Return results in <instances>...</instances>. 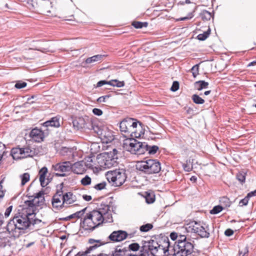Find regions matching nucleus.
<instances>
[{"mask_svg": "<svg viewBox=\"0 0 256 256\" xmlns=\"http://www.w3.org/2000/svg\"><path fill=\"white\" fill-rule=\"evenodd\" d=\"M26 208L22 210L21 212L16 214L10 220L6 226L9 234L15 236L16 230H24L31 226L38 224L42 220L36 218V206L33 200H27L25 202Z\"/></svg>", "mask_w": 256, "mask_h": 256, "instance_id": "f257e3e1", "label": "nucleus"}, {"mask_svg": "<svg viewBox=\"0 0 256 256\" xmlns=\"http://www.w3.org/2000/svg\"><path fill=\"white\" fill-rule=\"evenodd\" d=\"M113 222L110 206L102 202L96 210L84 215L81 219L80 226L86 230H93L103 222Z\"/></svg>", "mask_w": 256, "mask_h": 256, "instance_id": "f03ea898", "label": "nucleus"}, {"mask_svg": "<svg viewBox=\"0 0 256 256\" xmlns=\"http://www.w3.org/2000/svg\"><path fill=\"white\" fill-rule=\"evenodd\" d=\"M136 168L146 174H152L160 172L161 166L157 160L150 159L138 162L136 164Z\"/></svg>", "mask_w": 256, "mask_h": 256, "instance_id": "7ed1b4c3", "label": "nucleus"}, {"mask_svg": "<svg viewBox=\"0 0 256 256\" xmlns=\"http://www.w3.org/2000/svg\"><path fill=\"white\" fill-rule=\"evenodd\" d=\"M106 176L109 182L114 186H120L126 181L127 176L124 169H116L106 172Z\"/></svg>", "mask_w": 256, "mask_h": 256, "instance_id": "20e7f679", "label": "nucleus"}, {"mask_svg": "<svg viewBox=\"0 0 256 256\" xmlns=\"http://www.w3.org/2000/svg\"><path fill=\"white\" fill-rule=\"evenodd\" d=\"M146 142H142L134 138L126 139L123 143L124 148L132 154H142L144 153Z\"/></svg>", "mask_w": 256, "mask_h": 256, "instance_id": "39448f33", "label": "nucleus"}, {"mask_svg": "<svg viewBox=\"0 0 256 256\" xmlns=\"http://www.w3.org/2000/svg\"><path fill=\"white\" fill-rule=\"evenodd\" d=\"M10 154L14 160H18L33 157L37 154V152L30 146H26L22 148L18 146L12 148Z\"/></svg>", "mask_w": 256, "mask_h": 256, "instance_id": "423d86ee", "label": "nucleus"}, {"mask_svg": "<svg viewBox=\"0 0 256 256\" xmlns=\"http://www.w3.org/2000/svg\"><path fill=\"white\" fill-rule=\"evenodd\" d=\"M138 122L134 118H127L120 123V128L122 132L128 136H132V134L136 132V128Z\"/></svg>", "mask_w": 256, "mask_h": 256, "instance_id": "0eeeda50", "label": "nucleus"}, {"mask_svg": "<svg viewBox=\"0 0 256 256\" xmlns=\"http://www.w3.org/2000/svg\"><path fill=\"white\" fill-rule=\"evenodd\" d=\"M185 228L188 232L196 234L201 238H208L210 236L207 228H204L200 222H192L188 224Z\"/></svg>", "mask_w": 256, "mask_h": 256, "instance_id": "6e6552de", "label": "nucleus"}, {"mask_svg": "<svg viewBox=\"0 0 256 256\" xmlns=\"http://www.w3.org/2000/svg\"><path fill=\"white\" fill-rule=\"evenodd\" d=\"M194 245L190 241L175 244L173 256H187L193 252Z\"/></svg>", "mask_w": 256, "mask_h": 256, "instance_id": "1a4fd4ad", "label": "nucleus"}, {"mask_svg": "<svg viewBox=\"0 0 256 256\" xmlns=\"http://www.w3.org/2000/svg\"><path fill=\"white\" fill-rule=\"evenodd\" d=\"M118 151L116 149L114 148L112 152H110L111 155V158H108L107 159L104 156H98L96 158L98 163L100 164V166L104 168H110L114 164L116 163L114 159H117V154Z\"/></svg>", "mask_w": 256, "mask_h": 256, "instance_id": "9d476101", "label": "nucleus"}, {"mask_svg": "<svg viewBox=\"0 0 256 256\" xmlns=\"http://www.w3.org/2000/svg\"><path fill=\"white\" fill-rule=\"evenodd\" d=\"M52 168L58 172L56 175L58 176H65V172H70L72 169V164L70 162H60L52 166Z\"/></svg>", "mask_w": 256, "mask_h": 256, "instance_id": "9b49d317", "label": "nucleus"}, {"mask_svg": "<svg viewBox=\"0 0 256 256\" xmlns=\"http://www.w3.org/2000/svg\"><path fill=\"white\" fill-rule=\"evenodd\" d=\"M62 184L60 186V189H58L56 192L52 197V207L56 210H60L64 207L65 205L62 200Z\"/></svg>", "mask_w": 256, "mask_h": 256, "instance_id": "f8f14e48", "label": "nucleus"}, {"mask_svg": "<svg viewBox=\"0 0 256 256\" xmlns=\"http://www.w3.org/2000/svg\"><path fill=\"white\" fill-rule=\"evenodd\" d=\"M97 133L103 143L108 144L114 140L113 132L106 126L99 129Z\"/></svg>", "mask_w": 256, "mask_h": 256, "instance_id": "ddd939ff", "label": "nucleus"}, {"mask_svg": "<svg viewBox=\"0 0 256 256\" xmlns=\"http://www.w3.org/2000/svg\"><path fill=\"white\" fill-rule=\"evenodd\" d=\"M128 234L126 231L118 230L114 231L108 237V240L112 242H121L126 239Z\"/></svg>", "mask_w": 256, "mask_h": 256, "instance_id": "4468645a", "label": "nucleus"}, {"mask_svg": "<svg viewBox=\"0 0 256 256\" xmlns=\"http://www.w3.org/2000/svg\"><path fill=\"white\" fill-rule=\"evenodd\" d=\"M169 246L170 242L168 238L160 241L156 256H164L166 252H168Z\"/></svg>", "mask_w": 256, "mask_h": 256, "instance_id": "2eb2a0df", "label": "nucleus"}, {"mask_svg": "<svg viewBox=\"0 0 256 256\" xmlns=\"http://www.w3.org/2000/svg\"><path fill=\"white\" fill-rule=\"evenodd\" d=\"M48 170L46 167H42L38 172V175L40 176V184L42 187H44L50 182V180L48 178Z\"/></svg>", "mask_w": 256, "mask_h": 256, "instance_id": "dca6fc26", "label": "nucleus"}, {"mask_svg": "<svg viewBox=\"0 0 256 256\" xmlns=\"http://www.w3.org/2000/svg\"><path fill=\"white\" fill-rule=\"evenodd\" d=\"M30 136L36 142H40L44 140V136L42 130L34 128L31 130Z\"/></svg>", "mask_w": 256, "mask_h": 256, "instance_id": "f3484780", "label": "nucleus"}, {"mask_svg": "<svg viewBox=\"0 0 256 256\" xmlns=\"http://www.w3.org/2000/svg\"><path fill=\"white\" fill-rule=\"evenodd\" d=\"M62 196L64 205L72 204L76 200V196L71 192H67L64 194L62 192Z\"/></svg>", "mask_w": 256, "mask_h": 256, "instance_id": "a211bd4d", "label": "nucleus"}, {"mask_svg": "<svg viewBox=\"0 0 256 256\" xmlns=\"http://www.w3.org/2000/svg\"><path fill=\"white\" fill-rule=\"evenodd\" d=\"M180 4L184 5L185 4H190V7L192 8V12H190L187 16L182 17L180 18L179 20H186L190 19L194 16L193 12H194L195 10V4L193 2H191L190 0H185L184 1H180Z\"/></svg>", "mask_w": 256, "mask_h": 256, "instance_id": "6ab92c4d", "label": "nucleus"}, {"mask_svg": "<svg viewBox=\"0 0 256 256\" xmlns=\"http://www.w3.org/2000/svg\"><path fill=\"white\" fill-rule=\"evenodd\" d=\"M129 250L126 248L117 246L112 252V256H129Z\"/></svg>", "mask_w": 256, "mask_h": 256, "instance_id": "aec40b11", "label": "nucleus"}, {"mask_svg": "<svg viewBox=\"0 0 256 256\" xmlns=\"http://www.w3.org/2000/svg\"><path fill=\"white\" fill-rule=\"evenodd\" d=\"M158 244L159 242L154 240H151L148 242V250L154 256H156L158 252Z\"/></svg>", "mask_w": 256, "mask_h": 256, "instance_id": "412c9836", "label": "nucleus"}, {"mask_svg": "<svg viewBox=\"0 0 256 256\" xmlns=\"http://www.w3.org/2000/svg\"><path fill=\"white\" fill-rule=\"evenodd\" d=\"M84 168L83 165L80 162H76L73 164H72V171L76 174H82L84 172Z\"/></svg>", "mask_w": 256, "mask_h": 256, "instance_id": "4be33fe9", "label": "nucleus"}, {"mask_svg": "<svg viewBox=\"0 0 256 256\" xmlns=\"http://www.w3.org/2000/svg\"><path fill=\"white\" fill-rule=\"evenodd\" d=\"M44 126L46 127H59L60 126V120L57 117L52 118L50 120H48L44 122Z\"/></svg>", "mask_w": 256, "mask_h": 256, "instance_id": "5701e85b", "label": "nucleus"}, {"mask_svg": "<svg viewBox=\"0 0 256 256\" xmlns=\"http://www.w3.org/2000/svg\"><path fill=\"white\" fill-rule=\"evenodd\" d=\"M42 6L44 11L47 14L50 13L51 9L52 8L54 2L52 0H42Z\"/></svg>", "mask_w": 256, "mask_h": 256, "instance_id": "b1692460", "label": "nucleus"}, {"mask_svg": "<svg viewBox=\"0 0 256 256\" xmlns=\"http://www.w3.org/2000/svg\"><path fill=\"white\" fill-rule=\"evenodd\" d=\"M104 56L102 54L94 56L92 57L86 58L85 60V63L86 64H90L96 62H100L102 60V58Z\"/></svg>", "mask_w": 256, "mask_h": 256, "instance_id": "393cba45", "label": "nucleus"}, {"mask_svg": "<svg viewBox=\"0 0 256 256\" xmlns=\"http://www.w3.org/2000/svg\"><path fill=\"white\" fill-rule=\"evenodd\" d=\"M208 82H206L204 80H198L196 82L194 83V88L196 90H201L202 89H205L208 88Z\"/></svg>", "mask_w": 256, "mask_h": 256, "instance_id": "a878e982", "label": "nucleus"}, {"mask_svg": "<svg viewBox=\"0 0 256 256\" xmlns=\"http://www.w3.org/2000/svg\"><path fill=\"white\" fill-rule=\"evenodd\" d=\"M252 196H256V190L249 192L244 198L240 200L239 202V206H242L247 205L249 200V198Z\"/></svg>", "mask_w": 256, "mask_h": 256, "instance_id": "bb28decb", "label": "nucleus"}, {"mask_svg": "<svg viewBox=\"0 0 256 256\" xmlns=\"http://www.w3.org/2000/svg\"><path fill=\"white\" fill-rule=\"evenodd\" d=\"M87 208H86L76 212L68 216L66 218V220H68L72 218H82V216H84V214Z\"/></svg>", "mask_w": 256, "mask_h": 256, "instance_id": "cd10ccee", "label": "nucleus"}, {"mask_svg": "<svg viewBox=\"0 0 256 256\" xmlns=\"http://www.w3.org/2000/svg\"><path fill=\"white\" fill-rule=\"evenodd\" d=\"M146 146H144V152H148V154H155L158 150V147L156 146H148L146 144Z\"/></svg>", "mask_w": 256, "mask_h": 256, "instance_id": "c85d7f7f", "label": "nucleus"}, {"mask_svg": "<svg viewBox=\"0 0 256 256\" xmlns=\"http://www.w3.org/2000/svg\"><path fill=\"white\" fill-rule=\"evenodd\" d=\"M109 85L118 88H122L124 86V81H119L117 80H112L109 81Z\"/></svg>", "mask_w": 256, "mask_h": 256, "instance_id": "c756f323", "label": "nucleus"}, {"mask_svg": "<svg viewBox=\"0 0 256 256\" xmlns=\"http://www.w3.org/2000/svg\"><path fill=\"white\" fill-rule=\"evenodd\" d=\"M220 202L222 206L224 208L229 207L231 204V202H230L229 198L226 196H223L221 198Z\"/></svg>", "mask_w": 256, "mask_h": 256, "instance_id": "7c9ffc66", "label": "nucleus"}, {"mask_svg": "<svg viewBox=\"0 0 256 256\" xmlns=\"http://www.w3.org/2000/svg\"><path fill=\"white\" fill-rule=\"evenodd\" d=\"M200 16L204 20H210L212 16L211 12L206 10H202L200 14Z\"/></svg>", "mask_w": 256, "mask_h": 256, "instance_id": "2f4dec72", "label": "nucleus"}, {"mask_svg": "<svg viewBox=\"0 0 256 256\" xmlns=\"http://www.w3.org/2000/svg\"><path fill=\"white\" fill-rule=\"evenodd\" d=\"M92 163H93V160L92 159V158L91 157H88L86 160V166H88V168H102V167L100 166L99 164H98V165L96 166L95 164H93Z\"/></svg>", "mask_w": 256, "mask_h": 256, "instance_id": "473e14b6", "label": "nucleus"}, {"mask_svg": "<svg viewBox=\"0 0 256 256\" xmlns=\"http://www.w3.org/2000/svg\"><path fill=\"white\" fill-rule=\"evenodd\" d=\"M210 29L208 28V30L204 32L202 34H200L197 36V38L200 40H206L208 36H210Z\"/></svg>", "mask_w": 256, "mask_h": 256, "instance_id": "72a5a7b5", "label": "nucleus"}, {"mask_svg": "<svg viewBox=\"0 0 256 256\" xmlns=\"http://www.w3.org/2000/svg\"><path fill=\"white\" fill-rule=\"evenodd\" d=\"M192 98L196 104H203L204 102V100L196 94H193Z\"/></svg>", "mask_w": 256, "mask_h": 256, "instance_id": "f704fd0d", "label": "nucleus"}, {"mask_svg": "<svg viewBox=\"0 0 256 256\" xmlns=\"http://www.w3.org/2000/svg\"><path fill=\"white\" fill-rule=\"evenodd\" d=\"M84 124V122L83 119L79 118L78 120H74L73 121V125L74 127H76L78 129L82 128Z\"/></svg>", "mask_w": 256, "mask_h": 256, "instance_id": "c9c22d12", "label": "nucleus"}, {"mask_svg": "<svg viewBox=\"0 0 256 256\" xmlns=\"http://www.w3.org/2000/svg\"><path fill=\"white\" fill-rule=\"evenodd\" d=\"M90 244H94V243L96 242V244L90 247V250H92L93 249H95L97 247L106 244V242H100V240H95L94 239L90 240Z\"/></svg>", "mask_w": 256, "mask_h": 256, "instance_id": "e433bc0d", "label": "nucleus"}, {"mask_svg": "<svg viewBox=\"0 0 256 256\" xmlns=\"http://www.w3.org/2000/svg\"><path fill=\"white\" fill-rule=\"evenodd\" d=\"M30 174L28 173H24L23 174L20 176L21 178V184L24 186L27 182L30 180Z\"/></svg>", "mask_w": 256, "mask_h": 256, "instance_id": "4c0bfd02", "label": "nucleus"}, {"mask_svg": "<svg viewBox=\"0 0 256 256\" xmlns=\"http://www.w3.org/2000/svg\"><path fill=\"white\" fill-rule=\"evenodd\" d=\"M153 228V226L151 224H146L142 226L140 230L142 232H147Z\"/></svg>", "mask_w": 256, "mask_h": 256, "instance_id": "58836bf2", "label": "nucleus"}, {"mask_svg": "<svg viewBox=\"0 0 256 256\" xmlns=\"http://www.w3.org/2000/svg\"><path fill=\"white\" fill-rule=\"evenodd\" d=\"M132 25L136 28H141L143 27H146L147 26V23L140 22H132Z\"/></svg>", "mask_w": 256, "mask_h": 256, "instance_id": "ea45409f", "label": "nucleus"}, {"mask_svg": "<svg viewBox=\"0 0 256 256\" xmlns=\"http://www.w3.org/2000/svg\"><path fill=\"white\" fill-rule=\"evenodd\" d=\"M154 195L150 194H147L146 196V201L148 204H152L154 202Z\"/></svg>", "mask_w": 256, "mask_h": 256, "instance_id": "a19ab883", "label": "nucleus"}, {"mask_svg": "<svg viewBox=\"0 0 256 256\" xmlns=\"http://www.w3.org/2000/svg\"><path fill=\"white\" fill-rule=\"evenodd\" d=\"M236 178L240 182H244L246 180V174L244 172H239L236 174Z\"/></svg>", "mask_w": 256, "mask_h": 256, "instance_id": "79ce46f5", "label": "nucleus"}, {"mask_svg": "<svg viewBox=\"0 0 256 256\" xmlns=\"http://www.w3.org/2000/svg\"><path fill=\"white\" fill-rule=\"evenodd\" d=\"M224 208L222 206H216L214 207V208L210 210V213L211 214H217L220 212Z\"/></svg>", "mask_w": 256, "mask_h": 256, "instance_id": "37998d69", "label": "nucleus"}, {"mask_svg": "<svg viewBox=\"0 0 256 256\" xmlns=\"http://www.w3.org/2000/svg\"><path fill=\"white\" fill-rule=\"evenodd\" d=\"M6 153L5 145L2 143L0 142V162Z\"/></svg>", "mask_w": 256, "mask_h": 256, "instance_id": "c03bdc74", "label": "nucleus"}, {"mask_svg": "<svg viewBox=\"0 0 256 256\" xmlns=\"http://www.w3.org/2000/svg\"><path fill=\"white\" fill-rule=\"evenodd\" d=\"M248 252V248L247 246H245L244 248L240 249L238 250V256H247Z\"/></svg>", "mask_w": 256, "mask_h": 256, "instance_id": "a18cd8bd", "label": "nucleus"}, {"mask_svg": "<svg viewBox=\"0 0 256 256\" xmlns=\"http://www.w3.org/2000/svg\"><path fill=\"white\" fill-rule=\"evenodd\" d=\"M91 178L88 176H86L84 178L81 180V183L84 186H87L90 184Z\"/></svg>", "mask_w": 256, "mask_h": 256, "instance_id": "49530a36", "label": "nucleus"}, {"mask_svg": "<svg viewBox=\"0 0 256 256\" xmlns=\"http://www.w3.org/2000/svg\"><path fill=\"white\" fill-rule=\"evenodd\" d=\"M199 65L196 64L192 66L191 72L194 78H196L198 74Z\"/></svg>", "mask_w": 256, "mask_h": 256, "instance_id": "de8ad7c7", "label": "nucleus"}, {"mask_svg": "<svg viewBox=\"0 0 256 256\" xmlns=\"http://www.w3.org/2000/svg\"><path fill=\"white\" fill-rule=\"evenodd\" d=\"M26 83L24 82L18 81L15 84V88L18 89L24 88L26 86Z\"/></svg>", "mask_w": 256, "mask_h": 256, "instance_id": "09e8293b", "label": "nucleus"}, {"mask_svg": "<svg viewBox=\"0 0 256 256\" xmlns=\"http://www.w3.org/2000/svg\"><path fill=\"white\" fill-rule=\"evenodd\" d=\"M128 248L132 251H136L140 248V246L137 243H133L129 245Z\"/></svg>", "mask_w": 256, "mask_h": 256, "instance_id": "8fccbe9b", "label": "nucleus"}, {"mask_svg": "<svg viewBox=\"0 0 256 256\" xmlns=\"http://www.w3.org/2000/svg\"><path fill=\"white\" fill-rule=\"evenodd\" d=\"M106 186V182H102L94 186V188L97 190H102L105 188Z\"/></svg>", "mask_w": 256, "mask_h": 256, "instance_id": "3c124183", "label": "nucleus"}, {"mask_svg": "<svg viewBox=\"0 0 256 256\" xmlns=\"http://www.w3.org/2000/svg\"><path fill=\"white\" fill-rule=\"evenodd\" d=\"M188 240H186V238L184 235H180L178 238V240L175 242V244L180 243L181 242H188Z\"/></svg>", "mask_w": 256, "mask_h": 256, "instance_id": "603ef678", "label": "nucleus"}, {"mask_svg": "<svg viewBox=\"0 0 256 256\" xmlns=\"http://www.w3.org/2000/svg\"><path fill=\"white\" fill-rule=\"evenodd\" d=\"M179 88V83L175 81L173 82L172 85L170 88V90L172 92L176 91Z\"/></svg>", "mask_w": 256, "mask_h": 256, "instance_id": "864d4df0", "label": "nucleus"}, {"mask_svg": "<svg viewBox=\"0 0 256 256\" xmlns=\"http://www.w3.org/2000/svg\"><path fill=\"white\" fill-rule=\"evenodd\" d=\"M109 97L110 96L108 95L100 96L97 99V102H106V100L109 98Z\"/></svg>", "mask_w": 256, "mask_h": 256, "instance_id": "5fc2aeb1", "label": "nucleus"}, {"mask_svg": "<svg viewBox=\"0 0 256 256\" xmlns=\"http://www.w3.org/2000/svg\"><path fill=\"white\" fill-rule=\"evenodd\" d=\"M12 206H8L5 212H4V217L6 218H8L10 215V214L11 213L12 211Z\"/></svg>", "mask_w": 256, "mask_h": 256, "instance_id": "6e6d98bb", "label": "nucleus"}, {"mask_svg": "<svg viewBox=\"0 0 256 256\" xmlns=\"http://www.w3.org/2000/svg\"><path fill=\"white\" fill-rule=\"evenodd\" d=\"M92 112L94 114L98 116H100L102 114V111L100 109L97 108H94L92 110Z\"/></svg>", "mask_w": 256, "mask_h": 256, "instance_id": "4d7b16f0", "label": "nucleus"}, {"mask_svg": "<svg viewBox=\"0 0 256 256\" xmlns=\"http://www.w3.org/2000/svg\"><path fill=\"white\" fill-rule=\"evenodd\" d=\"M109 84V81L105 80H100L96 84V87H100L104 84Z\"/></svg>", "mask_w": 256, "mask_h": 256, "instance_id": "13d9d810", "label": "nucleus"}, {"mask_svg": "<svg viewBox=\"0 0 256 256\" xmlns=\"http://www.w3.org/2000/svg\"><path fill=\"white\" fill-rule=\"evenodd\" d=\"M234 234V231L231 230V229H227L226 230V231L224 232V234L226 236H231L232 235Z\"/></svg>", "mask_w": 256, "mask_h": 256, "instance_id": "bf43d9fd", "label": "nucleus"}, {"mask_svg": "<svg viewBox=\"0 0 256 256\" xmlns=\"http://www.w3.org/2000/svg\"><path fill=\"white\" fill-rule=\"evenodd\" d=\"M82 198L86 201H87V202L90 201L92 199V196H88V195H86V194H84L82 196Z\"/></svg>", "mask_w": 256, "mask_h": 256, "instance_id": "052dcab7", "label": "nucleus"}, {"mask_svg": "<svg viewBox=\"0 0 256 256\" xmlns=\"http://www.w3.org/2000/svg\"><path fill=\"white\" fill-rule=\"evenodd\" d=\"M4 216L2 214H0V226H2L4 223Z\"/></svg>", "mask_w": 256, "mask_h": 256, "instance_id": "680f3d73", "label": "nucleus"}, {"mask_svg": "<svg viewBox=\"0 0 256 256\" xmlns=\"http://www.w3.org/2000/svg\"><path fill=\"white\" fill-rule=\"evenodd\" d=\"M4 192H5L3 190H0V200L4 198Z\"/></svg>", "mask_w": 256, "mask_h": 256, "instance_id": "e2e57ef3", "label": "nucleus"}, {"mask_svg": "<svg viewBox=\"0 0 256 256\" xmlns=\"http://www.w3.org/2000/svg\"><path fill=\"white\" fill-rule=\"evenodd\" d=\"M184 168L186 171L190 172L191 170V168L190 167L187 166L186 165L184 166Z\"/></svg>", "mask_w": 256, "mask_h": 256, "instance_id": "0e129e2a", "label": "nucleus"}, {"mask_svg": "<svg viewBox=\"0 0 256 256\" xmlns=\"http://www.w3.org/2000/svg\"><path fill=\"white\" fill-rule=\"evenodd\" d=\"M86 253H87V252H86V253H82V254L78 252L76 255H75V256H86Z\"/></svg>", "mask_w": 256, "mask_h": 256, "instance_id": "69168bd1", "label": "nucleus"}, {"mask_svg": "<svg viewBox=\"0 0 256 256\" xmlns=\"http://www.w3.org/2000/svg\"><path fill=\"white\" fill-rule=\"evenodd\" d=\"M170 237L172 240H174L176 238V234L172 233L170 234Z\"/></svg>", "mask_w": 256, "mask_h": 256, "instance_id": "338daca9", "label": "nucleus"}, {"mask_svg": "<svg viewBox=\"0 0 256 256\" xmlns=\"http://www.w3.org/2000/svg\"><path fill=\"white\" fill-rule=\"evenodd\" d=\"M132 256H146V254L144 253H140V254L134 255Z\"/></svg>", "mask_w": 256, "mask_h": 256, "instance_id": "774afa93", "label": "nucleus"}]
</instances>
